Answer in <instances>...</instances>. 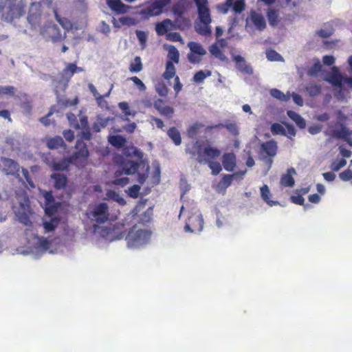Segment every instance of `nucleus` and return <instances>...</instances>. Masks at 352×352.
<instances>
[{
	"mask_svg": "<svg viewBox=\"0 0 352 352\" xmlns=\"http://www.w3.org/2000/svg\"><path fill=\"white\" fill-rule=\"evenodd\" d=\"M123 154L126 157L134 155L140 160L139 162L131 160H123L120 164V169L114 173L115 179L112 184L115 186L124 187L129 183V179L126 177H122L123 174L126 175L138 174V182L143 184L148 176L150 169L148 163L142 160L143 153L134 146H125L123 148Z\"/></svg>",
	"mask_w": 352,
	"mask_h": 352,
	"instance_id": "f257e3e1",
	"label": "nucleus"
},
{
	"mask_svg": "<svg viewBox=\"0 0 352 352\" xmlns=\"http://www.w3.org/2000/svg\"><path fill=\"white\" fill-rule=\"evenodd\" d=\"M26 3L21 0H0V14L7 22H12L23 16L25 12Z\"/></svg>",
	"mask_w": 352,
	"mask_h": 352,
	"instance_id": "f03ea898",
	"label": "nucleus"
},
{
	"mask_svg": "<svg viewBox=\"0 0 352 352\" xmlns=\"http://www.w3.org/2000/svg\"><path fill=\"white\" fill-rule=\"evenodd\" d=\"M197 8L198 18L201 24L195 28L198 34L202 36H210L212 33L210 24L212 22L208 0H194Z\"/></svg>",
	"mask_w": 352,
	"mask_h": 352,
	"instance_id": "7ed1b4c3",
	"label": "nucleus"
},
{
	"mask_svg": "<svg viewBox=\"0 0 352 352\" xmlns=\"http://www.w3.org/2000/svg\"><path fill=\"white\" fill-rule=\"evenodd\" d=\"M151 232L146 230H135V227L131 228L127 233L124 230L120 231L118 235L112 237V239H121L125 237L128 245L130 247H139L146 244L150 239Z\"/></svg>",
	"mask_w": 352,
	"mask_h": 352,
	"instance_id": "20e7f679",
	"label": "nucleus"
},
{
	"mask_svg": "<svg viewBox=\"0 0 352 352\" xmlns=\"http://www.w3.org/2000/svg\"><path fill=\"white\" fill-rule=\"evenodd\" d=\"M186 150L192 157L197 155V161L200 164H206L209 161H213L221 155V151L217 148L210 146L202 148L198 141L194 142L192 149L187 148Z\"/></svg>",
	"mask_w": 352,
	"mask_h": 352,
	"instance_id": "39448f33",
	"label": "nucleus"
},
{
	"mask_svg": "<svg viewBox=\"0 0 352 352\" xmlns=\"http://www.w3.org/2000/svg\"><path fill=\"white\" fill-rule=\"evenodd\" d=\"M87 218L98 224L107 222L109 219V206L102 202L89 206L86 212Z\"/></svg>",
	"mask_w": 352,
	"mask_h": 352,
	"instance_id": "423d86ee",
	"label": "nucleus"
},
{
	"mask_svg": "<svg viewBox=\"0 0 352 352\" xmlns=\"http://www.w3.org/2000/svg\"><path fill=\"white\" fill-rule=\"evenodd\" d=\"M42 15L41 3L37 1L30 3L27 13V21L30 25L31 29L36 30L41 27Z\"/></svg>",
	"mask_w": 352,
	"mask_h": 352,
	"instance_id": "0eeeda50",
	"label": "nucleus"
},
{
	"mask_svg": "<svg viewBox=\"0 0 352 352\" xmlns=\"http://www.w3.org/2000/svg\"><path fill=\"white\" fill-rule=\"evenodd\" d=\"M41 34L46 41H52L54 43L61 42L66 38V33L62 34L58 25L52 22L45 24L41 30Z\"/></svg>",
	"mask_w": 352,
	"mask_h": 352,
	"instance_id": "6e6552de",
	"label": "nucleus"
},
{
	"mask_svg": "<svg viewBox=\"0 0 352 352\" xmlns=\"http://www.w3.org/2000/svg\"><path fill=\"white\" fill-rule=\"evenodd\" d=\"M20 169L19 164L15 160L6 157L0 158V171L6 175L19 178Z\"/></svg>",
	"mask_w": 352,
	"mask_h": 352,
	"instance_id": "1a4fd4ad",
	"label": "nucleus"
},
{
	"mask_svg": "<svg viewBox=\"0 0 352 352\" xmlns=\"http://www.w3.org/2000/svg\"><path fill=\"white\" fill-rule=\"evenodd\" d=\"M170 3V0H151V4L141 10L140 14L146 19L160 14L163 8Z\"/></svg>",
	"mask_w": 352,
	"mask_h": 352,
	"instance_id": "9d476101",
	"label": "nucleus"
},
{
	"mask_svg": "<svg viewBox=\"0 0 352 352\" xmlns=\"http://www.w3.org/2000/svg\"><path fill=\"white\" fill-rule=\"evenodd\" d=\"M44 162L51 168L52 170H67L69 165L74 163L70 156L67 158L62 159L60 160H56L51 155H47L43 158Z\"/></svg>",
	"mask_w": 352,
	"mask_h": 352,
	"instance_id": "9b49d317",
	"label": "nucleus"
},
{
	"mask_svg": "<svg viewBox=\"0 0 352 352\" xmlns=\"http://www.w3.org/2000/svg\"><path fill=\"white\" fill-rule=\"evenodd\" d=\"M330 135L336 139H341L346 142L349 146H352V131L349 130L344 124L338 123L336 124V129L330 132Z\"/></svg>",
	"mask_w": 352,
	"mask_h": 352,
	"instance_id": "f8f14e48",
	"label": "nucleus"
},
{
	"mask_svg": "<svg viewBox=\"0 0 352 352\" xmlns=\"http://www.w3.org/2000/svg\"><path fill=\"white\" fill-rule=\"evenodd\" d=\"M204 227V219L201 214H194L189 217L185 229L192 232H199L202 230Z\"/></svg>",
	"mask_w": 352,
	"mask_h": 352,
	"instance_id": "ddd939ff",
	"label": "nucleus"
},
{
	"mask_svg": "<svg viewBox=\"0 0 352 352\" xmlns=\"http://www.w3.org/2000/svg\"><path fill=\"white\" fill-rule=\"evenodd\" d=\"M76 151L70 156L74 162L78 159L86 160L89 156L87 144L81 140H77L75 145Z\"/></svg>",
	"mask_w": 352,
	"mask_h": 352,
	"instance_id": "4468645a",
	"label": "nucleus"
},
{
	"mask_svg": "<svg viewBox=\"0 0 352 352\" xmlns=\"http://www.w3.org/2000/svg\"><path fill=\"white\" fill-rule=\"evenodd\" d=\"M164 104L163 100L157 99L154 102L153 106L162 116L172 118L175 113L174 109L170 106H164Z\"/></svg>",
	"mask_w": 352,
	"mask_h": 352,
	"instance_id": "2eb2a0df",
	"label": "nucleus"
},
{
	"mask_svg": "<svg viewBox=\"0 0 352 352\" xmlns=\"http://www.w3.org/2000/svg\"><path fill=\"white\" fill-rule=\"evenodd\" d=\"M245 173L246 170L236 172L232 175H225L220 180L218 184V187L226 189L228 186L231 185L234 178H236L238 176H240V177L242 179Z\"/></svg>",
	"mask_w": 352,
	"mask_h": 352,
	"instance_id": "dca6fc26",
	"label": "nucleus"
},
{
	"mask_svg": "<svg viewBox=\"0 0 352 352\" xmlns=\"http://www.w3.org/2000/svg\"><path fill=\"white\" fill-rule=\"evenodd\" d=\"M222 164L227 171H232L236 166V155L233 153H226L223 155Z\"/></svg>",
	"mask_w": 352,
	"mask_h": 352,
	"instance_id": "f3484780",
	"label": "nucleus"
},
{
	"mask_svg": "<svg viewBox=\"0 0 352 352\" xmlns=\"http://www.w3.org/2000/svg\"><path fill=\"white\" fill-rule=\"evenodd\" d=\"M234 60L236 63V67L241 72L252 74L253 72L252 68L250 65H248L245 59L240 55L235 56Z\"/></svg>",
	"mask_w": 352,
	"mask_h": 352,
	"instance_id": "a211bd4d",
	"label": "nucleus"
},
{
	"mask_svg": "<svg viewBox=\"0 0 352 352\" xmlns=\"http://www.w3.org/2000/svg\"><path fill=\"white\" fill-rule=\"evenodd\" d=\"M173 26L172 21L166 19L156 24L155 31L158 35L162 36L166 34L169 30L173 28Z\"/></svg>",
	"mask_w": 352,
	"mask_h": 352,
	"instance_id": "6ab92c4d",
	"label": "nucleus"
},
{
	"mask_svg": "<svg viewBox=\"0 0 352 352\" xmlns=\"http://www.w3.org/2000/svg\"><path fill=\"white\" fill-rule=\"evenodd\" d=\"M294 174H296L295 169L294 168H288L287 173L283 175L280 178V184L285 187H292L295 183L292 176Z\"/></svg>",
	"mask_w": 352,
	"mask_h": 352,
	"instance_id": "aec40b11",
	"label": "nucleus"
},
{
	"mask_svg": "<svg viewBox=\"0 0 352 352\" xmlns=\"http://www.w3.org/2000/svg\"><path fill=\"white\" fill-rule=\"evenodd\" d=\"M108 6L117 14L126 12V6L120 0H106Z\"/></svg>",
	"mask_w": 352,
	"mask_h": 352,
	"instance_id": "412c9836",
	"label": "nucleus"
},
{
	"mask_svg": "<svg viewBox=\"0 0 352 352\" xmlns=\"http://www.w3.org/2000/svg\"><path fill=\"white\" fill-rule=\"evenodd\" d=\"M250 18L252 22L258 30H263L266 28L265 20L261 14L253 12Z\"/></svg>",
	"mask_w": 352,
	"mask_h": 352,
	"instance_id": "4be33fe9",
	"label": "nucleus"
},
{
	"mask_svg": "<svg viewBox=\"0 0 352 352\" xmlns=\"http://www.w3.org/2000/svg\"><path fill=\"white\" fill-rule=\"evenodd\" d=\"M333 74L329 76L328 81L333 86L338 87H342L343 82V77L339 73L337 67L332 68Z\"/></svg>",
	"mask_w": 352,
	"mask_h": 352,
	"instance_id": "5701e85b",
	"label": "nucleus"
},
{
	"mask_svg": "<svg viewBox=\"0 0 352 352\" xmlns=\"http://www.w3.org/2000/svg\"><path fill=\"white\" fill-rule=\"evenodd\" d=\"M83 71L82 67H77L75 63H68L63 70V75L69 80L75 73Z\"/></svg>",
	"mask_w": 352,
	"mask_h": 352,
	"instance_id": "b1692460",
	"label": "nucleus"
},
{
	"mask_svg": "<svg viewBox=\"0 0 352 352\" xmlns=\"http://www.w3.org/2000/svg\"><path fill=\"white\" fill-rule=\"evenodd\" d=\"M261 148L270 157H273L277 153L276 142L273 140L267 141L261 144Z\"/></svg>",
	"mask_w": 352,
	"mask_h": 352,
	"instance_id": "393cba45",
	"label": "nucleus"
},
{
	"mask_svg": "<svg viewBox=\"0 0 352 352\" xmlns=\"http://www.w3.org/2000/svg\"><path fill=\"white\" fill-rule=\"evenodd\" d=\"M54 182V187L56 189L64 188L67 183V178L65 175L60 173H54L51 176Z\"/></svg>",
	"mask_w": 352,
	"mask_h": 352,
	"instance_id": "a878e982",
	"label": "nucleus"
},
{
	"mask_svg": "<svg viewBox=\"0 0 352 352\" xmlns=\"http://www.w3.org/2000/svg\"><path fill=\"white\" fill-rule=\"evenodd\" d=\"M46 144L50 149L58 148L65 146L64 140L60 136L47 138Z\"/></svg>",
	"mask_w": 352,
	"mask_h": 352,
	"instance_id": "bb28decb",
	"label": "nucleus"
},
{
	"mask_svg": "<svg viewBox=\"0 0 352 352\" xmlns=\"http://www.w3.org/2000/svg\"><path fill=\"white\" fill-rule=\"evenodd\" d=\"M167 135L173 140L176 146H179L182 144L180 132L175 126L170 127L167 131Z\"/></svg>",
	"mask_w": 352,
	"mask_h": 352,
	"instance_id": "cd10ccee",
	"label": "nucleus"
},
{
	"mask_svg": "<svg viewBox=\"0 0 352 352\" xmlns=\"http://www.w3.org/2000/svg\"><path fill=\"white\" fill-rule=\"evenodd\" d=\"M109 142L113 146L120 148L124 147L125 143L126 142V140L122 135H116L110 136Z\"/></svg>",
	"mask_w": 352,
	"mask_h": 352,
	"instance_id": "c85d7f7f",
	"label": "nucleus"
},
{
	"mask_svg": "<svg viewBox=\"0 0 352 352\" xmlns=\"http://www.w3.org/2000/svg\"><path fill=\"white\" fill-rule=\"evenodd\" d=\"M188 46L192 54H196L199 56H204L206 54V50L199 43L190 41L188 43Z\"/></svg>",
	"mask_w": 352,
	"mask_h": 352,
	"instance_id": "c756f323",
	"label": "nucleus"
},
{
	"mask_svg": "<svg viewBox=\"0 0 352 352\" xmlns=\"http://www.w3.org/2000/svg\"><path fill=\"white\" fill-rule=\"evenodd\" d=\"M167 57L168 60L175 63H178L179 61V53L178 50L174 45H168Z\"/></svg>",
	"mask_w": 352,
	"mask_h": 352,
	"instance_id": "7c9ffc66",
	"label": "nucleus"
},
{
	"mask_svg": "<svg viewBox=\"0 0 352 352\" xmlns=\"http://www.w3.org/2000/svg\"><path fill=\"white\" fill-rule=\"evenodd\" d=\"M287 116L291 118L295 123L301 129H303L306 126L305 120L301 117V116L294 111H288Z\"/></svg>",
	"mask_w": 352,
	"mask_h": 352,
	"instance_id": "2f4dec72",
	"label": "nucleus"
},
{
	"mask_svg": "<svg viewBox=\"0 0 352 352\" xmlns=\"http://www.w3.org/2000/svg\"><path fill=\"white\" fill-rule=\"evenodd\" d=\"M222 128H225L233 136L236 137L239 134V129L236 122L226 120Z\"/></svg>",
	"mask_w": 352,
	"mask_h": 352,
	"instance_id": "473e14b6",
	"label": "nucleus"
},
{
	"mask_svg": "<svg viewBox=\"0 0 352 352\" xmlns=\"http://www.w3.org/2000/svg\"><path fill=\"white\" fill-rule=\"evenodd\" d=\"M176 69L172 61H167L166 63V70L163 74V77L166 80H170L175 76Z\"/></svg>",
	"mask_w": 352,
	"mask_h": 352,
	"instance_id": "72a5a7b5",
	"label": "nucleus"
},
{
	"mask_svg": "<svg viewBox=\"0 0 352 352\" xmlns=\"http://www.w3.org/2000/svg\"><path fill=\"white\" fill-rule=\"evenodd\" d=\"M305 90L310 96H316L321 93V86L316 82H309L305 87Z\"/></svg>",
	"mask_w": 352,
	"mask_h": 352,
	"instance_id": "f704fd0d",
	"label": "nucleus"
},
{
	"mask_svg": "<svg viewBox=\"0 0 352 352\" xmlns=\"http://www.w3.org/2000/svg\"><path fill=\"white\" fill-rule=\"evenodd\" d=\"M270 94L273 98H276L280 101L287 102L290 99L289 92H287V94H285L278 89H272L270 90Z\"/></svg>",
	"mask_w": 352,
	"mask_h": 352,
	"instance_id": "c9c22d12",
	"label": "nucleus"
},
{
	"mask_svg": "<svg viewBox=\"0 0 352 352\" xmlns=\"http://www.w3.org/2000/svg\"><path fill=\"white\" fill-rule=\"evenodd\" d=\"M113 87V85H111V88L109 90V91L107 93H106L104 95H100L96 90V87H94V85L92 84H89V89L90 90V91L93 94L94 96L95 97L96 100H97V102L98 103L100 102V101L104 98H106V97H109V95L111 94V90Z\"/></svg>",
	"mask_w": 352,
	"mask_h": 352,
	"instance_id": "e433bc0d",
	"label": "nucleus"
},
{
	"mask_svg": "<svg viewBox=\"0 0 352 352\" xmlns=\"http://www.w3.org/2000/svg\"><path fill=\"white\" fill-rule=\"evenodd\" d=\"M261 195L264 201L268 205L273 206L275 202L270 199L271 193L270 189L267 185H263L261 188Z\"/></svg>",
	"mask_w": 352,
	"mask_h": 352,
	"instance_id": "4c0bfd02",
	"label": "nucleus"
},
{
	"mask_svg": "<svg viewBox=\"0 0 352 352\" xmlns=\"http://www.w3.org/2000/svg\"><path fill=\"white\" fill-rule=\"evenodd\" d=\"M143 65L142 63L141 58L135 56L134 60L129 65V71L132 73H138L142 71Z\"/></svg>",
	"mask_w": 352,
	"mask_h": 352,
	"instance_id": "58836bf2",
	"label": "nucleus"
},
{
	"mask_svg": "<svg viewBox=\"0 0 352 352\" xmlns=\"http://www.w3.org/2000/svg\"><path fill=\"white\" fill-rule=\"evenodd\" d=\"M59 223V219L54 217L52 218L48 221L43 222V228L45 232L54 231Z\"/></svg>",
	"mask_w": 352,
	"mask_h": 352,
	"instance_id": "ea45409f",
	"label": "nucleus"
},
{
	"mask_svg": "<svg viewBox=\"0 0 352 352\" xmlns=\"http://www.w3.org/2000/svg\"><path fill=\"white\" fill-rule=\"evenodd\" d=\"M267 17L270 25L275 26L278 24L279 16L276 10L269 9L267 12Z\"/></svg>",
	"mask_w": 352,
	"mask_h": 352,
	"instance_id": "a19ab883",
	"label": "nucleus"
},
{
	"mask_svg": "<svg viewBox=\"0 0 352 352\" xmlns=\"http://www.w3.org/2000/svg\"><path fill=\"white\" fill-rule=\"evenodd\" d=\"M211 72L209 70H200L196 72L193 76V80L197 83L202 82L205 78L211 76Z\"/></svg>",
	"mask_w": 352,
	"mask_h": 352,
	"instance_id": "79ce46f5",
	"label": "nucleus"
},
{
	"mask_svg": "<svg viewBox=\"0 0 352 352\" xmlns=\"http://www.w3.org/2000/svg\"><path fill=\"white\" fill-rule=\"evenodd\" d=\"M266 57L270 61H283V56L276 51L270 49L266 51Z\"/></svg>",
	"mask_w": 352,
	"mask_h": 352,
	"instance_id": "37998d69",
	"label": "nucleus"
},
{
	"mask_svg": "<svg viewBox=\"0 0 352 352\" xmlns=\"http://www.w3.org/2000/svg\"><path fill=\"white\" fill-rule=\"evenodd\" d=\"M209 52L211 54L221 60H224L225 56L219 49L217 43H213L209 47Z\"/></svg>",
	"mask_w": 352,
	"mask_h": 352,
	"instance_id": "c03bdc74",
	"label": "nucleus"
},
{
	"mask_svg": "<svg viewBox=\"0 0 352 352\" xmlns=\"http://www.w3.org/2000/svg\"><path fill=\"white\" fill-rule=\"evenodd\" d=\"M203 126L200 123H195L191 125L187 130V134L190 138H195L199 129Z\"/></svg>",
	"mask_w": 352,
	"mask_h": 352,
	"instance_id": "a18cd8bd",
	"label": "nucleus"
},
{
	"mask_svg": "<svg viewBox=\"0 0 352 352\" xmlns=\"http://www.w3.org/2000/svg\"><path fill=\"white\" fill-rule=\"evenodd\" d=\"M322 69V65L318 60L307 70V74L310 76H316Z\"/></svg>",
	"mask_w": 352,
	"mask_h": 352,
	"instance_id": "49530a36",
	"label": "nucleus"
},
{
	"mask_svg": "<svg viewBox=\"0 0 352 352\" xmlns=\"http://www.w3.org/2000/svg\"><path fill=\"white\" fill-rule=\"evenodd\" d=\"M118 107L122 110L126 116H135L136 111H131L129 104L126 102H120L118 103Z\"/></svg>",
	"mask_w": 352,
	"mask_h": 352,
	"instance_id": "de8ad7c7",
	"label": "nucleus"
},
{
	"mask_svg": "<svg viewBox=\"0 0 352 352\" xmlns=\"http://www.w3.org/2000/svg\"><path fill=\"white\" fill-rule=\"evenodd\" d=\"M206 164H208L209 168L211 169L213 175H218L222 170L221 165L218 162L209 161Z\"/></svg>",
	"mask_w": 352,
	"mask_h": 352,
	"instance_id": "09e8293b",
	"label": "nucleus"
},
{
	"mask_svg": "<svg viewBox=\"0 0 352 352\" xmlns=\"http://www.w3.org/2000/svg\"><path fill=\"white\" fill-rule=\"evenodd\" d=\"M135 33L142 48H145L146 46L147 34L142 30H136Z\"/></svg>",
	"mask_w": 352,
	"mask_h": 352,
	"instance_id": "8fccbe9b",
	"label": "nucleus"
},
{
	"mask_svg": "<svg viewBox=\"0 0 352 352\" xmlns=\"http://www.w3.org/2000/svg\"><path fill=\"white\" fill-rule=\"evenodd\" d=\"M66 116L71 126L74 127L76 129H80V124L74 113H67Z\"/></svg>",
	"mask_w": 352,
	"mask_h": 352,
	"instance_id": "3c124183",
	"label": "nucleus"
},
{
	"mask_svg": "<svg viewBox=\"0 0 352 352\" xmlns=\"http://www.w3.org/2000/svg\"><path fill=\"white\" fill-rule=\"evenodd\" d=\"M128 80L132 81L138 89L141 91H144L146 89V85L144 82L137 76H132L128 78Z\"/></svg>",
	"mask_w": 352,
	"mask_h": 352,
	"instance_id": "603ef678",
	"label": "nucleus"
},
{
	"mask_svg": "<svg viewBox=\"0 0 352 352\" xmlns=\"http://www.w3.org/2000/svg\"><path fill=\"white\" fill-rule=\"evenodd\" d=\"M16 88L13 86H0V95H8L10 96H14Z\"/></svg>",
	"mask_w": 352,
	"mask_h": 352,
	"instance_id": "864d4df0",
	"label": "nucleus"
},
{
	"mask_svg": "<svg viewBox=\"0 0 352 352\" xmlns=\"http://www.w3.org/2000/svg\"><path fill=\"white\" fill-rule=\"evenodd\" d=\"M232 6L234 12L240 13L245 9L244 0H236L234 3L232 2Z\"/></svg>",
	"mask_w": 352,
	"mask_h": 352,
	"instance_id": "5fc2aeb1",
	"label": "nucleus"
},
{
	"mask_svg": "<svg viewBox=\"0 0 352 352\" xmlns=\"http://www.w3.org/2000/svg\"><path fill=\"white\" fill-rule=\"evenodd\" d=\"M291 200L294 204L300 205V206H304L305 208L311 207L309 204L304 205L305 199L301 195H292L291 197Z\"/></svg>",
	"mask_w": 352,
	"mask_h": 352,
	"instance_id": "6e6d98bb",
	"label": "nucleus"
},
{
	"mask_svg": "<svg viewBox=\"0 0 352 352\" xmlns=\"http://www.w3.org/2000/svg\"><path fill=\"white\" fill-rule=\"evenodd\" d=\"M346 164V160L344 158H342L340 160L333 162L331 164V168L333 171L337 172L340 169H341L342 167H344Z\"/></svg>",
	"mask_w": 352,
	"mask_h": 352,
	"instance_id": "4d7b16f0",
	"label": "nucleus"
},
{
	"mask_svg": "<svg viewBox=\"0 0 352 352\" xmlns=\"http://www.w3.org/2000/svg\"><path fill=\"white\" fill-rule=\"evenodd\" d=\"M339 177L344 182H349L352 180V170L349 168L346 169L339 174Z\"/></svg>",
	"mask_w": 352,
	"mask_h": 352,
	"instance_id": "13d9d810",
	"label": "nucleus"
},
{
	"mask_svg": "<svg viewBox=\"0 0 352 352\" xmlns=\"http://www.w3.org/2000/svg\"><path fill=\"white\" fill-rule=\"evenodd\" d=\"M140 186L138 185H133L129 188L128 195L132 198H137L139 195Z\"/></svg>",
	"mask_w": 352,
	"mask_h": 352,
	"instance_id": "bf43d9fd",
	"label": "nucleus"
},
{
	"mask_svg": "<svg viewBox=\"0 0 352 352\" xmlns=\"http://www.w3.org/2000/svg\"><path fill=\"white\" fill-rule=\"evenodd\" d=\"M106 195L107 196L108 198L112 199L118 202H124V199L120 197L119 194L115 192L114 190H108L106 193Z\"/></svg>",
	"mask_w": 352,
	"mask_h": 352,
	"instance_id": "052dcab7",
	"label": "nucleus"
},
{
	"mask_svg": "<svg viewBox=\"0 0 352 352\" xmlns=\"http://www.w3.org/2000/svg\"><path fill=\"white\" fill-rule=\"evenodd\" d=\"M166 39L173 42L182 41V38L178 32H169L166 34Z\"/></svg>",
	"mask_w": 352,
	"mask_h": 352,
	"instance_id": "680f3d73",
	"label": "nucleus"
},
{
	"mask_svg": "<svg viewBox=\"0 0 352 352\" xmlns=\"http://www.w3.org/2000/svg\"><path fill=\"white\" fill-rule=\"evenodd\" d=\"M271 131L272 134L277 135V134H283L284 133V129L282 125H280L278 123H274L271 126Z\"/></svg>",
	"mask_w": 352,
	"mask_h": 352,
	"instance_id": "e2e57ef3",
	"label": "nucleus"
},
{
	"mask_svg": "<svg viewBox=\"0 0 352 352\" xmlns=\"http://www.w3.org/2000/svg\"><path fill=\"white\" fill-rule=\"evenodd\" d=\"M119 21L123 25H132L135 23L133 19L130 16H122L119 19Z\"/></svg>",
	"mask_w": 352,
	"mask_h": 352,
	"instance_id": "0e129e2a",
	"label": "nucleus"
},
{
	"mask_svg": "<svg viewBox=\"0 0 352 352\" xmlns=\"http://www.w3.org/2000/svg\"><path fill=\"white\" fill-rule=\"evenodd\" d=\"M21 171H22L23 176L25 179L26 182L28 183V184L31 187L34 188V182H33V181L32 180V179H31V177L30 176L28 170L26 168H22Z\"/></svg>",
	"mask_w": 352,
	"mask_h": 352,
	"instance_id": "69168bd1",
	"label": "nucleus"
},
{
	"mask_svg": "<svg viewBox=\"0 0 352 352\" xmlns=\"http://www.w3.org/2000/svg\"><path fill=\"white\" fill-rule=\"evenodd\" d=\"M63 135L65 139L69 142H72L74 140V133L70 129L65 130L63 132Z\"/></svg>",
	"mask_w": 352,
	"mask_h": 352,
	"instance_id": "338daca9",
	"label": "nucleus"
},
{
	"mask_svg": "<svg viewBox=\"0 0 352 352\" xmlns=\"http://www.w3.org/2000/svg\"><path fill=\"white\" fill-rule=\"evenodd\" d=\"M105 126H106L105 122H98L94 123V124L92 126V129L94 132L98 133V132H100L102 128H104Z\"/></svg>",
	"mask_w": 352,
	"mask_h": 352,
	"instance_id": "774afa93",
	"label": "nucleus"
}]
</instances>
